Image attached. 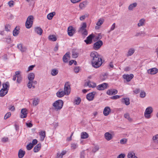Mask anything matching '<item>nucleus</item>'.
<instances>
[{
    "instance_id": "6e6552de",
    "label": "nucleus",
    "mask_w": 158,
    "mask_h": 158,
    "mask_svg": "<svg viewBox=\"0 0 158 158\" xmlns=\"http://www.w3.org/2000/svg\"><path fill=\"white\" fill-rule=\"evenodd\" d=\"M75 29L72 26H70L68 28V34L70 36H73L75 33Z\"/></svg>"
},
{
    "instance_id": "69168bd1",
    "label": "nucleus",
    "mask_w": 158,
    "mask_h": 158,
    "mask_svg": "<svg viewBox=\"0 0 158 158\" xmlns=\"http://www.w3.org/2000/svg\"><path fill=\"white\" fill-rule=\"evenodd\" d=\"M38 141L36 139H33L32 141V144L33 146L34 145H35L37 143Z\"/></svg>"
},
{
    "instance_id": "864d4df0",
    "label": "nucleus",
    "mask_w": 158,
    "mask_h": 158,
    "mask_svg": "<svg viewBox=\"0 0 158 158\" xmlns=\"http://www.w3.org/2000/svg\"><path fill=\"white\" fill-rule=\"evenodd\" d=\"M127 141V139L125 138L122 139L120 140V143L122 144H125Z\"/></svg>"
},
{
    "instance_id": "f257e3e1",
    "label": "nucleus",
    "mask_w": 158,
    "mask_h": 158,
    "mask_svg": "<svg viewBox=\"0 0 158 158\" xmlns=\"http://www.w3.org/2000/svg\"><path fill=\"white\" fill-rule=\"evenodd\" d=\"M91 58L92 66L94 68H98L102 64V59L100 55L95 51L92 52L90 55Z\"/></svg>"
},
{
    "instance_id": "72a5a7b5",
    "label": "nucleus",
    "mask_w": 158,
    "mask_h": 158,
    "mask_svg": "<svg viewBox=\"0 0 158 158\" xmlns=\"http://www.w3.org/2000/svg\"><path fill=\"white\" fill-rule=\"evenodd\" d=\"M145 19H142L139 20V22L138 23V26L139 27L143 26L145 24Z\"/></svg>"
},
{
    "instance_id": "ea45409f",
    "label": "nucleus",
    "mask_w": 158,
    "mask_h": 158,
    "mask_svg": "<svg viewBox=\"0 0 158 158\" xmlns=\"http://www.w3.org/2000/svg\"><path fill=\"white\" fill-rule=\"evenodd\" d=\"M48 38L49 40L53 41H56V36L53 35H50L48 37Z\"/></svg>"
},
{
    "instance_id": "0eeeda50",
    "label": "nucleus",
    "mask_w": 158,
    "mask_h": 158,
    "mask_svg": "<svg viewBox=\"0 0 158 158\" xmlns=\"http://www.w3.org/2000/svg\"><path fill=\"white\" fill-rule=\"evenodd\" d=\"M64 92L66 94V95H69L71 92V88L70 83L69 82H66L64 85Z\"/></svg>"
},
{
    "instance_id": "412c9836",
    "label": "nucleus",
    "mask_w": 158,
    "mask_h": 158,
    "mask_svg": "<svg viewBox=\"0 0 158 158\" xmlns=\"http://www.w3.org/2000/svg\"><path fill=\"white\" fill-rule=\"evenodd\" d=\"M39 135L40 136V140L43 141L46 136V133L44 131H41L39 133Z\"/></svg>"
},
{
    "instance_id": "6ab92c4d",
    "label": "nucleus",
    "mask_w": 158,
    "mask_h": 158,
    "mask_svg": "<svg viewBox=\"0 0 158 158\" xmlns=\"http://www.w3.org/2000/svg\"><path fill=\"white\" fill-rule=\"evenodd\" d=\"M88 3V2L87 0L84 1L80 3L79 7L81 9H83L86 7Z\"/></svg>"
},
{
    "instance_id": "aec40b11",
    "label": "nucleus",
    "mask_w": 158,
    "mask_h": 158,
    "mask_svg": "<svg viewBox=\"0 0 158 158\" xmlns=\"http://www.w3.org/2000/svg\"><path fill=\"white\" fill-rule=\"evenodd\" d=\"M105 138L107 141L111 140L113 138L112 135L108 132H106L104 134Z\"/></svg>"
},
{
    "instance_id": "e2e57ef3",
    "label": "nucleus",
    "mask_w": 158,
    "mask_h": 158,
    "mask_svg": "<svg viewBox=\"0 0 158 158\" xmlns=\"http://www.w3.org/2000/svg\"><path fill=\"white\" fill-rule=\"evenodd\" d=\"M77 146L76 144L73 143L71 144V148L73 149H75L77 148Z\"/></svg>"
},
{
    "instance_id": "37998d69",
    "label": "nucleus",
    "mask_w": 158,
    "mask_h": 158,
    "mask_svg": "<svg viewBox=\"0 0 158 158\" xmlns=\"http://www.w3.org/2000/svg\"><path fill=\"white\" fill-rule=\"evenodd\" d=\"M104 22V19H99L98 21L97 22L96 24L98 26H100Z\"/></svg>"
},
{
    "instance_id": "0e129e2a",
    "label": "nucleus",
    "mask_w": 158,
    "mask_h": 158,
    "mask_svg": "<svg viewBox=\"0 0 158 158\" xmlns=\"http://www.w3.org/2000/svg\"><path fill=\"white\" fill-rule=\"evenodd\" d=\"M35 65H31L30 66L28 67V71H30L31 70H32L33 68L35 67Z\"/></svg>"
},
{
    "instance_id": "680f3d73",
    "label": "nucleus",
    "mask_w": 158,
    "mask_h": 158,
    "mask_svg": "<svg viewBox=\"0 0 158 158\" xmlns=\"http://www.w3.org/2000/svg\"><path fill=\"white\" fill-rule=\"evenodd\" d=\"M120 96L118 95H116L111 97V98L113 99H116L119 98Z\"/></svg>"
},
{
    "instance_id": "7ed1b4c3",
    "label": "nucleus",
    "mask_w": 158,
    "mask_h": 158,
    "mask_svg": "<svg viewBox=\"0 0 158 158\" xmlns=\"http://www.w3.org/2000/svg\"><path fill=\"white\" fill-rule=\"evenodd\" d=\"M86 23L85 22L83 23L78 31V32L81 33L84 36H86L88 35V32L86 29Z\"/></svg>"
},
{
    "instance_id": "dca6fc26",
    "label": "nucleus",
    "mask_w": 158,
    "mask_h": 158,
    "mask_svg": "<svg viewBox=\"0 0 158 158\" xmlns=\"http://www.w3.org/2000/svg\"><path fill=\"white\" fill-rule=\"evenodd\" d=\"M133 77L134 75L133 74L124 75L123 76V78L126 79L127 81H130L133 78Z\"/></svg>"
},
{
    "instance_id": "f8f14e48",
    "label": "nucleus",
    "mask_w": 158,
    "mask_h": 158,
    "mask_svg": "<svg viewBox=\"0 0 158 158\" xmlns=\"http://www.w3.org/2000/svg\"><path fill=\"white\" fill-rule=\"evenodd\" d=\"M110 112L111 109L109 107L106 106L104 109L103 114L104 116H108Z\"/></svg>"
},
{
    "instance_id": "bf43d9fd",
    "label": "nucleus",
    "mask_w": 158,
    "mask_h": 158,
    "mask_svg": "<svg viewBox=\"0 0 158 158\" xmlns=\"http://www.w3.org/2000/svg\"><path fill=\"white\" fill-rule=\"evenodd\" d=\"M8 137H3L2 138V141L3 142L5 143L8 142Z\"/></svg>"
},
{
    "instance_id": "c756f323",
    "label": "nucleus",
    "mask_w": 158,
    "mask_h": 158,
    "mask_svg": "<svg viewBox=\"0 0 158 158\" xmlns=\"http://www.w3.org/2000/svg\"><path fill=\"white\" fill-rule=\"evenodd\" d=\"M59 72L58 69H52L51 70V74L53 76L57 75Z\"/></svg>"
},
{
    "instance_id": "052dcab7",
    "label": "nucleus",
    "mask_w": 158,
    "mask_h": 158,
    "mask_svg": "<svg viewBox=\"0 0 158 158\" xmlns=\"http://www.w3.org/2000/svg\"><path fill=\"white\" fill-rule=\"evenodd\" d=\"M80 68L79 67H76L74 68V72L76 73H78L80 71Z\"/></svg>"
},
{
    "instance_id": "a18cd8bd",
    "label": "nucleus",
    "mask_w": 158,
    "mask_h": 158,
    "mask_svg": "<svg viewBox=\"0 0 158 158\" xmlns=\"http://www.w3.org/2000/svg\"><path fill=\"white\" fill-rule=\"evenodd\" d=\"M89 16L88 14H85V15H82L80 18V19L81 21H82L85 19L86 18H87Z\"/></svg>"
},
{
    "instance_id": "5701e85b",
    "label": "nucleus",
    "mask_w": 158,
    "mask_h": 158,
    "mask_svg": "<svg viewBox=\"0 0 158 158\" xmlns=\"http://www.w3.org/2000/svg\"><path fill=\"white\" fill-rule=\"evenodd\" d=\"M2 89H3L5 90H8L9 89V84L8 82H7L6 83H3L2 84Z\"/></svg>"
},
{
    "instance_id": "4be33fe9",
    "label": "nucleus",
    "mask_w": 158,
    "mask_h": 158,
    "mask_svg": "<svg viewBox=\"0 0 158 158\" xmlns=\"http://www.w3.org/2000/svg\"><path fill=\"white\" fill-rule=\"evenodd\" d=\"M25 154V151H23L21 149H20L18 152V157L19 158H22L24 156Z\"/></svg>"
},
{
    "instance_id": "393cba45",
    "label": "nucleus",
    "mask_w": 158,
    "mask_h": 158,
    "mask_svg": "<svg viewBox=\"0 0 158 158\" xmlns=\"http://www.w3.org/2000/svg\"><path fill=\"white\" fill-rule=\"evenodd\" d=\"M127 157L128 158H138L133 152H130L128 153Z\"/></svg>"
},
{
    "instance_id": "6e6d98bb",
    "label": "nucleus",
    "mask_w": 158,
    "mask_h": 158,
    "mask_svg": "<svg viewBox=\"0 0 158 158\" xmlns=\"http://www.w3.org/2000/svg\"><path fill=\"white\" fill-rule=\"evenodd\" d=\"M145 96L146 93L144 91H142L140 92V97L143 98L145 97Z\"/></svg>"
},
{
    "instance_id": "7c9ffc66",
    "label": "nucleus",
    "mask_w": 158,
    "mask_h": 158,
    "mask_svg": "<svg viewBox=\"0 0 158 158\" xmlns=\"http://www.w3.org/2000/svg\"><path fill=\"white\" fill-rule=\"evenodd\" d=\"M8 91V90H5L3 89H1L0 90V96L3 97L6 94Z\"/></svg>"
},
{
    "instance_id": "c9c22d12",
    "label": "nucleus",
    "mask_w": 158,
    "mask_h": 158,
    "mask_svg": "<svg viewBox=\"0 0 158 158\" xmlns=\"http://www.w3.org/2000/svg\"><path fill=\"white\" fill-rule=\"evenodd\" d=\"M40 102V99L37 98H34L33 99L32 104L34 106H36L38 105Z\"/></svg>"
},
{
    "instance_id": "603ef678",
    "label": "nucleus",
    "mask_w": 158,
    "mask_h": 158,
    "mask_svg": "<svg viewBox=\"0 0 158 158\" xmlns=\"http://www.w3.org/2000/svg\"><path fill=\"white\" fill-rule=\"evenodd\" d=\"M33 147L32 144L31 143L27 146L26 148L28 150H30Z\"/></svg>"
},
{
    "instance_id": "473e14b6",
    "label": "nucleus",
    "mask_w": 158,
    "mask_h": 158,
    "mask_svg": "<svg viewBox=\"0 0 158 158\" xmlns=\"http://www.w3.org/2000/svg\"><path fill=\"white\" fill-rule=\"evenodd\" d=\"M89 137V135L86 132H83L81 133V138L82 139H85Z\"/></svg>"
},
{
    "instance_id": "f704fd0d",
    "label": "nucleus",
    "mask_w": 158,
    "mask_h": 158,
    "mask_svg": "<svg viewBox=\"0 0 158 158\" xmlns=\"http://www.w3.org/2000/svg\"><path fill=\"white\" fill-rule=\"evenodd\" d=\"M56 14V13L55 12H53L50 13L48 14L47 16V18L49 20H51L53 18V17Z\"/></svg>"
},
{
    "instance_id": "cd10ccee",
    "label": "nucleus",
    "mask_w": 158,
    "mask_h": 158,
    "mask_svg": "<svg viewBox=\"0 0 158 158\" xmlns=\"http://www.w3.org/2000/svg\"><path fill=\"white\" fill-rule=\"evenodd\" d=\"M122 102L125 105L127 106L130 104V100L129 98H123L122 99Z\"/></svg>"
},
{
    "instance_id": "ddd939ff",
    "label": "nucleus",
    "mask_w": 158,
    "mask_h": 158,
    "mask_svg": "<svg viewBox=\"0 0 158 158\" xmlns=\"http://www.w3.org/2000/svg\"><path fill=\"white\" fill-rule=\"evenodd\" d=\"M103 44L102 41L101 40H99L95 42L94 45V48L98 49Z\"/></svg>"
},
{
    "instance_id": "a878e982",
    "label": "nucleus",
    "mask_w": 158,
    "mask_h": 158,
    "mask_svg": "<svg viewBox=\"0 0 158 158\" xmlns=\"http://www.w3.org/2000/svg\"><path fill=\"white\" fill-rule=\"evenodd\" d=\"M19 27H16L14 30L13 31V35L15 36H17L18 34L19 33Z\"/></svg>"
},
{
    "instance_id": "e433bc0d",
    "label": "nucleus",
    "mask_w": 158,
    "mask_h": 158,
    "mask_svg": "<svg viewBox=\"0 0 158 158\" xmlns=\"http://www.w3.org/2000/svg\"><path fill=\"white\" fill-rule=\"evenodd\" d=\"M137 4L136 2L130 5L128 7V9L130 10H132L134 8L137 6Z\"/></svg>"
},
{
    "instance_id": "de8ad7c7",
    "label": "nucleus",
    "mask_w": 158,
    "mask_h": 158,
    "mask_svg": "<svg viewBox=\"0 0 158 158\" xmlns=\"http://www.w3.org/2000/svg\"><path fill=\"white\" fill-rule=\"evenodd\" d=\"M78 54L75 51H73L72 52V56L73 58H76L78 56Z\"/></svg>"
},
{
    "instance_id": "9b49d317",
    "label": "nucleus",
    "mask_w": 158,
    "mask_h": 158,
    "mask_svg": "<svg viewBox=\"0 0 158 158\" xmlns=\"http://www.w3.org/2000/svg\"><path fill=\"white\" fill-rule=\"evenodd\" d=\"M94 37V35L92 34L88 36L84 41L87 44H90L92 42V39Z\"/></svg>"
},
{
    "instance_id": "b1692460",
    "label": "nucleus",
    "mask_w": 158,
    "mask_h": 158,
    "mask_svg": "<svg viewBox=\"0 0 158 158\" xmlns=\"http://www.w3.org/2000/svg\"><path fill=\"white\" fill-rule=\"evenodd\" d=\"M35 31L40 35H41L43 32V30L40 27H35Z\"/></svg>"
},
{
    "instance_id": "a211bd4d",
    "label": "nucleus",
    "mask_w": 158,
    "mask_h": 158,
    "mask_svg": "<svg viewBox=\"0 0 158 158\" xmlns=\"http://www.w3.org/2000/svg\"><path fill=\"white\" fill-rule=\"evenodd\" d=\"M158 72V69L155 68L149 69L148 70V73L151 74H155L157 73Z\"/></svg>"
},
{
    "instance_id": "774afa93",
    "label": "nucleus",
    "mask_w": 158,
    "mask_h": 158,
    "mask_svg": "<svg viewBox=\"0 0 158 158\" xmlns=\"http://www.w3.org/2000/svg\"><path fill=\"white\" fill-rule=\"evenodd\" d=\"M115 23H114L112 25V26L110 28V31H113L115 28Z\"/></svg>"
},
{
    "instance_id": "09e8293b",
    "label": "nucleus",
    "mask_w": 158,
    "mask_h": 158,
    "mask_svg": "<svg viewBox=\"0 0 158 158\" xmlns=\"http://www.w3.org/2000/svg\"><path fill=\"white\" fill-rule=\"evenodd\" d=\"M99 148L98 146H94L92 149V151L93 152H95L99 149Z\"/></svg>"
},
{
    "instance_id": "338daca9",
    "label": "nucleus",
    "mask_w": 158,
    "mask_h": 158,
    "mask_svg": "<svg viewBox=\"0 0 158 158\" xmlns=\"http://www.w3.org/2000/svg\"><path fill=\"white\" fill-rule=\"evenodd\" d=\"M125 155L124 154H121L119 155L117 158H124Z\"/></svg>"
},
{
    "instance_id": "5fc2aeb1",
    "label": "nucleus",
    "mask_w": 158,
    "mask_h": 158,
    "mask_svg": "<svg viewBox=\"0 0 158 158\" xmlns=\"http://www.w3.org/2000/svg\"><path fill=\"white\" fill-rule=\"evenodd\" d=\"M81 101V99L80 98L78 97L77 98V99H75V103L77 105H79Z\"/></svg>"
},
{
    "instance_id": "a19ab883",
    "label": "nucleus",
    "mask_w": 158,
    "mask_h": 158,
    "mask_svg": "<svg viewBox=\"0 0 158 158\" xmlns=\"http://www.w3.org/2000/svg\"><path fill=\"white\" fill-rule=\"evenodd\" d=\"M152 139L154 142L158 143V134L153 136Z\"/></svg>"
},
{
    "instance_id": "13d9d810",
    "label": "nucleus",
    "mask_w": 158,
    "mask_h": 158,
    "mask_svg": "<svg viewBox=\"0 0 158 158\" xmlns=\"http://www.w3.org/2000/svg\"><path fill=\"white\" fill-rule=\"evenodd\" d=\"M17 48L19 49H23L24 48L23 44H19L17 45Z\"/></svg>"
},
{
    "instance_id": "2f4dec72",
    "label": "nucleus",
    "mask_w": 158,
    "mask_h": 158,
    "mask_svg": "<svg viewBox=\"0 0 158 158\" xmlns=\"http://www.w3.org/2000/svg\"><path fill=\"white\" fill-rule=\"evenodd\" d=\"M69 57V53H66L63 56V61L65 63L68 62V57Z\"/></svg>"
},
{
    "instance_id": "4468645a",
    "label": "nucleus",
    "mask_w": 158,
    "mask_h": 158,
    "mask_svg": "<svg viewBox=\"0 0 158 158\" xmlns=\"http://www.w3.org/2000/svg\"><path fill=\"white\" fill-rule=\"evenodd\" d=\"M65 95H66V94L61 89H60L56 93V96L60 98L63 97Z\"/></svg>"
},
{
    "instance_id": "49530a36",
    "label": "nucleus",
    "mask_w": 158,
    "mask_h": 158,
    "mask_svg": "<svg viewBox=\"0 0 158 158\" xmlns=\"http://www.w3.org/2000/svg\"><path fill=\"white\" fill-rule=\"evenodd\" d=\"M124 117L127 119L129 121H131L132 119L130 117L129 114L128 113L125 114L124 115Z\"/></svg>"
},
{
    "instance_id": "39448f33",
    "label": "nucleus",
    "mask_w": 158,
    "mask_h": 158,
    "mask_svg": "<svg viewBox=\"0 0 158 158\" xmlns=\"http://www.w3.org/2000/svg\"><path fill=\"white\" fill-rule=\"evenodd\" d=\"M153 110L151 106L147 107L145 110L144 113V116L145 118L148 119L151 118V114Z\"/></svg>"
},
{
    "instance_id": "4c0bfd02",
    "label": "nucleus",
    "mask_w": 158,
    "mask_h": 158,
    "mask_svg": "<svg viewBox=\"0 0 158 158\" xmlns=\"http://www.w3.org/2000/svg\"><path fill=\"white\" fill-rule=\"evenodd\" d=\"M66 153L65 151H63L60 154L58 153H57L56 158H62L63 155H65Z\"/></svg>"
},
{
    "instance_id": "2eb2a0df",
    "label": "nucleus",
    "mask_w": 158,
    "mask_h": 158,
    "mask_svg": "<svg viewBox=\"0 0 158 158\" xmlns=\"http://www.w3.org/2000/svg\"><path fill=\"white\" fill-rule=\"evenodd\" d=\"M118 93L117 90L112 89L107 90L106 92L107 94L109 95H112L117 94Z\"/></svg>"
},
{
    "instance_id": "c03bdc74",
    "label": "nucleus",
    "mask_w": 158,
    "mask_h": 158,
    "mask_svg": "<svg viewBox=\"0 0 158 158\" xmlns=\"http://www.w3.org/2000/svg\"><path fill=\"white\" fill-rule=\"evenodd\" d=\"M17 78V82L18 83H20L22 80V77L20 75V74H19V75H18Z\"/></svg>"
},
{
    "instance_id": "8fccbe9b",
    "label": "nucleus",
    "mask_w": 158,
    "mask_h": 158,
    "mask_svg": "<svg viewBox=\"0 0 158 158\" xmlns=\"http://www.w3.org/2000/svg\"><path fill=\"white\" fill-rule=\"evenodd\" d=\"M11 115V114L10 112H8L5 115L4 117V119H6L8 118H9Z\"/></svg>"
},
{
    "instance_id": "9d476101",
    "label": "nucleus",
    "mask_w": 158,
    "mask_h": 158,
    "mask_svg": "<svg viewBox=\"0 0 158 158\" xmlns=\"http://www.w3.org/2000/svg\"><path fill=\"white\" fill-rule=\"evenodd\" d=\"M108 84L106 83H104L102 84L98 85L97 87V89L99 90H103L107 88Z\"/></svg>"
},
{
    "instance_id": "c85d7f7f",
    "label": "nucleus",
    "mask_w": 158,
    "mask_h": 158,
    "mask_svg": "<svg viewBox=\"0 0 158 158\" xmlns=\"http://www.w3.org/2000/svg\"><path fill=\"white\" fill-rule=\"evenodd\" d=\"M41 144L40 143H38L36 145L34 148V152H38L40 149Z\"/></svg>"
},
{
    "instance_id": "4d7b16f0",
    "label": "nucleus",
    "mask_w": 158,
    "mask_h": 158,
    "mask_svg": "<svg viewBox=\"0 0 158 158\" xmlns=\"http://www.w3.org/2000/svg\"><path fill=\"white\" fill-rule=\"evenodd\" d=\"M134 50H129L127 55V56H131L134 52Z\"/></svg>"
},
{
    "instance_id": "f03ea898",
    "label": "nucleus",
    "mask_w": 158,
    "mask_h": 158,
    "mask_svg": "<svg viewBox=\"0 0 158 158\" xmlns=\"http://www.w3.org/2000/svg\"><path fill=\"white\" fill-rule=\"evenodd\" d=\"M64 102L62 100H58L56 101L52 104L54 109L56 111L60 110L63 105Z\"/></svg>"
},
{
    "instance_id": "20e7f679",
    "label": "nucleus",
    "mask_w": 158,
    "mask_h": 158,
    "mask_svg": "<svg viewBox=\"0 0 158 158\" xmlns=\"http://www.w3.org/2000/svg\"><path fill=\"white\" fill-rule=\"evenodd\" d=\"M33 19V17L32 15H30L28 17L25 23L26 27L27 28H30L32 27Z\"/></svg>"
},
{
    "instance_id": "f3484780",
    "label": "nucleus",
    "mask_w": 158,
    "mask_h": 158,
    "mask_svg": "<svg viewBox=\"0 0 158 158\" xmlns=\"http://www.w3.org/2000/svg\"><path fill=\"white\" fill-rule=\"evenodd\" d=\"M27 110L26 108H23L21 110V114L20 115V117L21 118H26L27 116Z\"/></svg>"
},
{
    "instance_id": "58836bf2",
    "label": "nucleus",
    "mask_w": 158,
    "mask_h": 158,
    "mask_svg": "<svg viewBox=\"0 0 158 158\" xmlns=\"http://www.w3.org/2000/svg\"><path fill=\"white\" fill-rule=\"evenodd\" d=\"M145 33L144 31H141L136 33L135 36L137 37L139 36H144L145 35Z\"/></svg>"
},
{
    "instance_id": "79ce46f5",
    "label": "nucleus",
    "mask_w": 158,
    "mask_h": 158,
    "mask_svg": "<svg viewBox=\"0 0 158 158\" xmlns=\"http://www.w3.org/2000/svg\"><path fill=\"white\" fill-rule=\"evenodd\" d=\"M20 71H17L15 72V75L13 76V80L15 81L16 80V77H17L18 75L20 74Z\"/></svg>"
},
{
    "instance_id": "3c124183",
    "label": "nucleus",
    "mask_w": 158,
    "mask_h": 158,
    "mask_svg": "<svg viewBox=\"0 0 158 158\" xmlns=\"http://www.w3.org/2000/svg\"><path fill=\"white\" fill-rule=\"evenodd\" d=\"M5 30L7 31H9L10 29V26L9 24H6L5 27Z\"/></svg>"
},
{
    "instance_id": "bb28decb",
    "label": "nucleus",
    "mask_w": 158,
    "mask_h": 158,
    "mask_svg": "<svg viewBox=\"0 0 158 158\" xmlns=\"http://www.w3.org/2000/svg\"><path fill=\"white\" fill-rule=\"evenodd\" d=\"M87 85L89 87L94 88L96 86V84L95 83L89 81L87 83Z\"/></svg>"
},
{
    "instance_id": "423d86ee",
    "label": "nucleus",
    "mask_w": 158,
    "mask_h": 158,
    "mask_svg": "<svg viewBox=\"0 0 158 158\" xmlns=\"http://www.w3.org/2000/svg\"><path fill=\"white\" fill-rule=\"evenodd\" d=\"M35 77V74L33 73H30L28 75L27 77L29 81L27 84V86L29 89H31L32 86V85H31V81L34 80Z\"/></svg>"
},
{
    "instance_id": "1a4fd4ad",
    "label": "nucleus",
    "mask_w": 158,
    "mask_h": 158,
    "mask_svg": "<svg viewBox=\"0 0 158 158\" xmlns=\"http://www.w3.org/2000/svg\"><path fill=\"white\" fill-rule=\"evenodd\" d=\"M96 94L95 92H92L86 95V98L89 101H91L93 100L94 95Z\"/></svg>"
}]
</instances>
